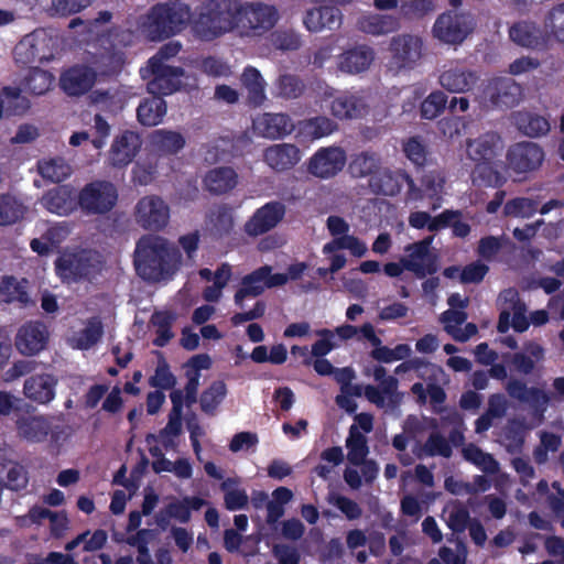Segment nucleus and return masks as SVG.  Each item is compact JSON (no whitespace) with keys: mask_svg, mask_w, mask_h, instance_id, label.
I'll return each mask as SVG.
<instances>
[{"mask_svg":"<svg viewBox=\"0 0 564 564\" xmlns=\"http://www.w3.org/2000/svg\"><path fill=\"white\" fill-rule=\"evenodd\" d=\"M133 265L142 280L151 283L165 282L172 280L180 270L182 254L166 238L145 234L135 243Z\"/></svg>","mask_w":564,"mask_h":564,"instance_id":"f257e3e1","label":"nucleus"},{"mask_svg":"<svg viewBox=\"0 0 564 564\" xmlns=\"http://www.w3.org/2000/svg\"><path fill=\"white\" fill-rule=\"evenodd\" d=\"M192 20L185 3H158L141 19L140 31L150 41H162L182 32Z\"/></svg>","mask_w":564,"mask_h":564,"instance_id":"f03ea898","label":"nucleus"},{"mask_svg":"<svg viewBox=\"0 0 564 564\" xmlns=\"http://www.w3.org/2000/svg\"><path fill=\"white\" fill-rule=\"evenodd\" d=\"M238 0H208L200 8L194 31L203 40L238 32Z\"/></svg>","mask_w":564,"mask_h":564,"instance_id":"7ed1b4c3","label":"nucleus"},{"mask_svg":"<svg viewBox=\"0 0 564 564\" xmlns=\"http://www.w3.org/2000/svg\"><path fill=\"white\" fill-rule=\"evenodd\" d=\"M238 33L260 37L270 32L280 20L278 8L263 1L238 0Z\"/></svg>","mask_w":564,"mask_h":564,"instance_id":"20e7f679","label":"nucleus"},{"mask_svg":"<svg viewBox=\"0 0 564 564\" xmlns=\"http://www.w3.org/2000/svg\"><path fill=\"white\" fill-rule=\"evenodd\" d=\"M57 274L64 281L95 279L104 268L102 257L93 250L64 252L55 262Z\"/></svg>","mask_w":564,"mask_h":564,"instance_id":"39448f33","label":"nucleus"},{"mask_svg":"<svg viewBox=\"0 0 564 564\" xmlns=\"http://www.w3.org/2000/svg\"><path fill=\"white\" fill-rule=\"evenodd\" d=\"M387 67L399 74L412 69L423 56V40L412 33H400L389 40Z\"/></svg>","mask_w":564,"mask_h":564,"instance_id":"423d86ee","label":"nucleus"},{"mask_svg":"<svg viewBox=\"0 0 564 564\" xmlns=\"http://www.w3.org/2000/svg\"><path fill=\"white\" fill-rule=\"evenodd\" d=\"M133 216L135 224L142 229L161 231L169 225L171 210L162 197L145 195L137 202Z\"/></svg>","mask_w":564,"mask_h":564,"instance_id":"0eeeda50","label":"nucleus"},{"mask_svg":"<svg viewBox=\"0 0 564 564\" xmlns=\"http://www.w3.org/2000/svg\"><path fill=\"white\" fill-rule=\"evenodd\" d=\"M545 159L543 148L531 141H521L511 145L506 154L507 167L516 175L525 177L538 171Z\"/></svg>","mask_w":564,"mask_h":564,"instance_id":"6e6552de","label":"nucleus"},{"mask_svg":"<svg viewBox=\"0 0 564 564\" xmlns=\"http://www.w3.org/2000/svg\"><path fill=\"white\" fill-rule=\"evenodd\" d=\"M286 283V274L272 273L270 265H263L242 279L241 288L235 295V302L241 308H245V300H254L267 289L282 286Z\"/></svg>","mask_w":564,"mask_h":564,"instance_id":"1a4fd4ad","label":"nucleus"},{"mask_svg":"<svg viewBox=\"0 0 564 564\" xmlns=\"http://www.w3.org/2000/svg\"><path fill=\"white\" fill-rule=\"evenodd\" d=\"M118 199L115 185L95 181L83 187L78 194V206L88 214H104L112 209Z\"/></svg>","mask_w":564,"mask_h":564,"instance_id":"9d476101","label":"nucleus"},{"mask_svg":"<svg viewBox=\"0 0 564 564\" xmlns=\"http://www.w3.org/2000/svg\"><path fill=\"white\" fill-rule=\"evenodd\" d=\"M433 237L424 238L408 245L404 248V254L401 257V263L406 271L412 272L416 278L423 279L438 270L437 257L431 250Z\"/></svg>","mask_w":564,"mask_h":564,"instance_id":"9b49d317","label":"nucleus"},{"mask_svg":"<svg viewBox=\"0 0 564 564\" xmlns=\"http://www.w3.org/2000/svg\"><path fill=\"white\" fill-rule=\"evenodd\" d=\"M473 15L446 12L441 14L434 25L433 35L445 44H460L474 30Z\"/></svg>","mask_w":564,"mask_h":564,"instance_id":"f8f14e48","label":"nucleus"},{"mask_svg":"<svg viewBox=\"0 0 564 564\" xmlns=\"http://www.w3.org/2000/svg\"><path fill=\"white\" fill-rule=\"evenodd\" d=\"M326 227L334 239L323 247V253L329 254L339 249L348 250L355 257H364L368 250L366 243L355 236L348 235L349 225L339 216H329Z\"/></svg>","mask_w":564,"mask_h":564,"instance_id":"ddd939ff","label":"nucleus"},{"mask_svg":"<svg viewBox=\"0 0 564 564\" xmlns=\"http://www.w3.org/2000/svg\"><path fill=\"white\" fill-rule=\"evenodd\" d=\"M346 153L339 147L321 148L308 161V172L327 180L337 175L346 164Z\"/></svg>","mask_w":564,"mask_h":564,"instance_id":"4468645a","label":"nucleus"},{"mask_svg":"<svg viewBox=\"0 0 564 564\" xmlns=\"http://www.w3.org/2000/svg\"><path fill=\"white\" fill-rule=\"evenodd\" d=\"M142 145L137 132L126 130L116 135L108 152V163L113 167H126L139 153Z\"/></svg>","mask_w":564,"mask_h":564,"instance_id":"2eb2a0df","label":"nucleus"},{"mask_svg":"<svg viewBox=\"0 0 564 564\" xmlns=\"http://www.w3.org/2000/svg\"><path fill=\"white\" fill-rule=\"evenodd\" d=\"M47 327L39 319L23 325L15 336V347L24 356H34L45 349L48 343Z\"/></svg>","mask_w":564,"mask_h":564,"instance_id":"dca6fc26","label":"nucleus"},{"mask_svg":"<svg viewBox=\"0 0 564 564\" xmlns=\"http://www.w3.org/2000/svg\"><path fill=\"white\" fill-rule=\"evenodd\" d=\"M376 58L375 50L367 44H358L337 56V69L344 74L358 75L367 72Z\"/></svg>","mask_w":564,"mask_h":564,"instance_id":"f3484780","label":"nucleus"},{"mask_svg":"<svg viewBox=\"0 0 564 564\" xmlns=\"http://www.w3.org/2000/svg\"><path fill=\"white\" fill-rule=\"evenodd\" d=\"M40 204L51 214L68 216L78 207V194L69 185H61L46 191Z\"/></svg>","mask_w":564,"mask_h":564,"instance_id":"a211bd4d","label":"nucleus"},{"mask_svg":"<svg viewBox=\"0 0 564 564\" xmlns=\"http://www.w3.org/2000/svg\"><path fill=\"white\" fill-rule=\"evenodd\" d=\"M485 96L494 107L510 108L521 100L522 88L512 78H494L488 83Z\"/></svg>","mask_w":564,"mask_h":564,"instance_id":"6ab92c4d","label":"nucleus"},{"mask_svg":"<svg viewBox=\"0 0 564 564\" xmlns=\"http://www.w3.org/2000/svg\"><path fill=\"white\" fill-rule=\"evenodd\" d=\"M305 29L313 33L338 30L343 24V13L334 6H319L308 9L303 17Z\"/></svg>","mask_w":564,"mask_h":564,"instance_id":"aec40b11","label":"nucleus"},{"mask_svg":"<svg viewBox=\"0 0 564 564\" xmlns=\"http://www.w3.org/2000/svg\"><path fill=\"white\" fill-rule=\"evenodd\" d=\"M408 184L410 189L414 188V182L410 175L402 169L390 170L381 169L378 174L369 178V187L375 194L386 196H394L399 194L404 184Z\"/></svg>","mask_w":564,"mask_h":564,"instance_id":"412c9836","label":"nucleus"},{"mask_svg":"<svg viewBox=\"0 0 564 564\" xmlns=\"http://www.w3.org/2000/svg\"><path fill=\"white\" fill-rule=\"evenodd\" d=\"M371 97L368 93H355L335 97L329 105L332 115L339 119H354L368 113Z\"/></svg>","mask_w":564,"mask_h":564,"instance_id":"4be33fe9","label":"nucleus"},{"mask_svg":"<svg viewBox=\"0 0 564 564\" xmlns=\"http://www.w3.org/2000/svg\"><path fill=\"white\" fill-rule=\"evenodd\" d=\"M285 206L280 202H270L257 209L246 223L245 230L249 236L262 235L274 228L284 217Z\"/></svg>","mask_w":564,"mask_h":564,"instance_id":"5701e85b","label":"nucleus"},{"mask_svg":"<svg viewBox=\"0 0 564 564\" xmlns=\"http://www.w3.org/2000/svg\"><path fill=\"white\" fill-rule=\"evenodd\" d=\"M293 122L285 113L264 112L252 120L253 132L265 139H279L293 131Z\"/></svg>","mask_w":564,"mask_h":564,"instance_id":"b1692460","label":"nucleus"},{"mask_svg":"<svg viewBox=\"0 0 564 564\" xmlns=\"http://www.w3.org/2000/svg\"><path fill=\"white\" fill-rule=\"evenodd\" d=\"M58 379L53 373H40L29 377L23 384L26 399L46 405L55 399Z\"/></svg>","mask_w":564,"mask_h":564,"instance_id":"393cba45","label":"nucleus"},{"mask_svg":"<svg viewBox=\"0 0 564 564\" xmlns=\"http://www.w3.org/2000/svg\"><path fill=\"white\" fill-rule=\"evenodd\" d=\"M153 78L148 83V90L152 95H170L182 85L184 70L170 65L149 66Z\"/></svg>","mask_w":564,"mask_h":564,"instance_id":"a878e982","label":"nucleus"},{"mask_svg":"<svg viewBox=\"0 0 564 564\" xmlns=\"http://www.w3.org/2000/svg\"><path fill=\"white\" fill-rule=\"evenodd\" d=\"M501 150V138L494 132H487L476 139L466 141V154L476 164L489 163Z\"/></svg>","mask_w":564,"mask_h":564,"instance_id":"bb28decb","label":"nucleus"},{"mask_svg":"<svg viewBox=\"0 0 564 564\" xmlns=\"http://www.w3.org/2000/svg\"><path fill=\"white\" fill-rule=\"evenodd\" d=\"M511 121L520 133L532 139L544 137L551 130L547 117L529 110L512 112Z\"/></svg>","mask_w":564,"mask_h":564,"instance_id":"cd10ccee","label":"nucleus"},{"mask_svg":"<svg viewBox=\"0 0 564 564\" xmlns=\"http://www.w3.org/2000/svg\"><path fill=\"white\" fill-rule=\"evenodd\" d=\"M263 160L272 170L282 172L292 169L300 162L301 151L291 143L273 144L265 149Z\"/></svg>","mask_w":564,"mask_h":564,"instance_id":"c85d7f7f","label":"nucleus"},{"mask_svg":"<svg viewBox=\"0 0 564 564\" xmlns=\"http://www.w3.org/2000/svg\"><path fill=\"white\" fill-rule=\"evenodd\" d=\"M356 28L358 31L371 36H383L395 32L400 24L393 15L367 12L358 18Z\"/></svg>","mask_w":564,"mask_h":564,"instance_id":"c756f323","label":"nucleus"},{"mask_svg":"<svg viewBox=\"0 0 564 564\" xmlns=\"http://www.w3.org/2000/svg\"><path fill=\"white\" fill-rule=\"evenodd\" d=\"M96 80V73L85 66H75L61 76V87L69 96L87 93Z\"/></svg>","mask_w":564,"mask_h":564,"instance_id":"7c9ffc66","label":"nucleus"},{"mask_svg":"<svg viewBox=\"0 0 564 564\" xmlns=\"http://www.w3.org/2000/svg\"><path fill=\"white\" fill-rule=\"evenodd\" d=\"M509 35L517 45L533 50L544 47L549 41L544 29L541 30L535 23L527 21L512 25Z\"/></svg>","mask_w":564,"mask_h":564,"instance_id":"2f4dec72","label":"nucleus"},{"mask_svg":"<svg viewBox=\"0 0 564 564\" xmlns=\"http://www.w3.org/2000/svg\"><path fill=\"white\" fill-rule=\"evenodd\" d=\"M478 76L462 66L445 68L438 78L440 85L449 93L462 94L469 91L477 83Z\"/></svg>","mask_w":564,"mask_h":564,"instance_id":"473e14b6","label":"nucleus"},{"mask_svg":"<svg viewBox=\"0 0 564 564\" xmlns=\"http://www.w3.org/2000/svg\"><path fill=\"white\" fill-rule=\"evenodd\" d=\"M17 431L19 436L29 442L43 443L48 438L51 416H21L17 421Z\"/></svg>","mask_w":564,"mask_h":564,"instance_id":"72a5a7b5","label":"nucleus"},{"mask_svg":"<svg viewBox=\"0 0 564 564\" xmlns=\"http://www.w3.org/2000/svg\"><path fill=\"white\" fill-rule=\"evenodd\" d=\"M0 299L6 303H15L21 307L35 305L29 294V282L25 279L4 276L0 282Z\"/></svg>","mask_w":564,"mask_h":564,"instance_id":"f704fd0d","label":"nucleus"},{"mask_svg":"<svg viewBox=\"0 0 564 564\" xmlns=\"http://www.w3.org/2000/svg\"><path fill=\"white\" fill-rule=\"evenodd\" d=\"M203 183L209 193L221 195L236 187L238 174L229 166L214 167L205 174Z\"/></svg>","mask_w":564,"mask_h":564,"instance_id":"c9c22d12","label":"nucleus"},{"mask_svg":"<svg viewBox=\"0 0 564 564\" xmlns=\"http://www.w3.org/2000/svg\"><path fill=\"white\" fill-rule=\"evenodd\" d=\"M241 85L247 91L248 104L260 107L267 100V82L256 67L248 66L240 76Z\"/></svg>","mask_w":564,"mask_h":564,"instance_id":"e433bc0d","label":"nucleus"},{"mask_svg":"<svg viewBox=\"0 0 564 564\" xmlns=\"http://www.w3.org/2000/svg\"><path fill=\"white\" fill-rule=\"evenodd\" d=\"M37 173L47 182L58 184L73 174L72 165L62 156H46L37 161Z\"/></svg>","mask_w":564,"mask_h":564,"instance_id":"4c0bfd02","label":"nucleus"},{"mask_svg":"<svg viewBox=\"0 0 564 564\" xmlns=\"http://www.w3.org/2000/svg\"><path fill=\"white\" fill-rule=\"evenodd\" d=\"M499 317H525L528 306L513 288L501 291L497 297Z\"/></svg>","mask_w":564,"mask_h":564,"instance_id":"58836bf2","label":"nucleus"},{"mask_svg":"<svg viewBox=\"0 0 564 564\" xmlns=\"http://www.w3.org/2000/svg\"><path fill=\"white\" fill-rule=\"evenodd\" d=\"M166 113V104L159 96L143 100L137 109L138 121L145 127H154L163 120Z\"/></svg>","mask_w":564,"mask_h":564,"instance_id":"ea45409f","label":"nucleus"},{"mask_svg":"<svg viewBox=\"0 0 564 564\" xmlns=\"http://www.w3.org/2000/svg\"><path fill=\"white\" fill-rule=\"evenodd\" d=\"M151 143L162 154H176L186 143L185 138L177 131L159 129L152 132Z\"/></svg>","mask_w":564,"mask_h":564,"instance_id":"a19ab883","label":"nucleus"},{"mask_svg":"<svg viewBox=\"0 0 564 564\" xmlns=\"http://www.w3.org/2000/svg\"><path fill=\"white\" fill-rule=\"evenodd\" d=\"M102 335L101 319H89L84 329L75 332L68 338V345L74 349L88 350L101 339Z\"/></svg>","mask_w":564,"mask_h":564,"instance_id":"79ce46f5","label":"nucleus"},{"mask_svg":"<svg viewBox=\"0 0 564 564\" xmlns=\"http://www.w3.org/2000/svg\"><path fill=\"white\" fill-rule=\"evenodd\" d=\"M348 169L354 177L371 178L381 170V158L373 152H361L351 159Z\"/></svg>","mask_w":564,"mask_h":564,"instance_id":"37998d69","label":"nucleus"},{"mask_svg":"<svg viewBox=\"0 0 564 564\" xmlns=\"http://www.w3.org/2000/svg\"><path fill=\"white\" fill-rule=\"evenodd\" d=\"M206 226L215 236L228 235L234 227L231 209L226 205L215 206L208 213Z\"/></svg>","mask_w":564,"mask_h":564,"instance_id":"c03bdc74","label":"nucleus"},{"mask_svg":"<svg viewBox=\"0 0 564 564\" xmlns=\"http://www.w3.org/2000/svg\"><path fill=\"white\" fill-rule=\"evenodd\" d=\"M348 449L347 459L354 466H359L369 454V447L366 436L352 424L349 429V435L346 440Z\"/></svg>","mask_w":564,"mask_h":564,"instance_id":"a18cd8bd","label":"nucleus"},{"mask_svg":"<svg viewBox=\"0 0 564 564\" xmlns=\"http://www.w3.org/2000/svg\"><path fill=\"white\" fill-rule=\"evenodd\" d=\"M28 207L15 196L0 195V226H9L23 219Z\"/></svg>","mask_w":564,"mask_h":564,"instance_id":"49530a36","label":"nucleus"},{"mask_svg":"<svg viewBox=\"0 0 564 564\" xmlns=\"http://www.w3.org/2000/svg\"><path fill=\"white\" fill-rule=\"evenodd\" d=\"M226 394V383L221 380L213 381L200 394V410L207 415H214L217 408L224 401Z\"/></svg>","mask_w":564,"mask_h":564,"instance_id":"de8ad7c7","label":"nucleus"},{"mask_svg":"<svg viewBox=\"0 0 564 564\" xmlns=\"http://www.w3.org/2000/svg\"><path fill=\"white\" fill-rule=\"evenodd\" d=\"M463 456L486 474H496L499 470V463L495 457L473 443L463 448Z\"/></svg>","mask_w":564,"mask_h":564,"instance_id":"09e8293b","label":"nucleus"},{"mask_svg":"<svg viewBox=\"0 0 564 564\" xmlns=\"http://www.w3.org/2000/svg\"><path fill=\"white\" fill-rule=\"evenodd\" d=\"M337 129V124L326 117H316L300 123V132L311 140L321 139L332 134Z\"/></svg>","mask_w":564,"mask_h":564,"instance_id":"8fccbe9b","label":"nucleus"},{"mask_svg":"<svg viewBox=\"0 0 564 564\" xmlns=\"http://www.w3.org/2000/svg\"><path fill=\"white\" fill-rule=\"evenodd\" d=\"M543 28L549 40L564 43V3L553 7L545 14Z\"/></svg>","mask_w":564,"mask_h":564,"instance_id":"3c124183","label":"nucleus"},{"mask_svg":"<svg viewBox=\"0 0 564 564\" xmlns=\"http://www.w3.org/2000/svg\"><path fill=\"white\" fill-rule=\"evenodd\" d=\"M276 95L284 99H296L304 93L303 82L291 74L280 75L275 82Z\"/></svg>","mask_w":564,"mask_h":564,"instance_id":"603ef678","label":"nucleus"},{"mask_svg":"<svg viewBox=\"0 0 564 564\" xmlns=\"http://www.w3.org/2000/svg\"><path fill=\"white\" fill-rule=\"evenodd\" d=\"M149 383L151 387L161 390H170L174 388L176 383V378L171 372L170 365L167 364L166 359L161 352H159V360L158 366L155 368V372L149 379Z\"/></svg>","mask_w":564,"mask_h":564,"instance_id":"864d4df0","label":"nucleus"},{"mask_svg":"<svg viewBox=\"0 0 564 564\" xmlns=\"http://www.w3.org/2000/svg\"><path fill=\"white\" fill-rule=\"evenodd\" d=\"M37 46L39 43L33 36H25L14 48L15 61L24 65L42 61L44 56L40 54Z\"/></svg>","mask_w":564,"mask_h":564,"instance_id":"5fc2aeb1","label":"nucleus"},{"mask_svg":"<svg viewBox=\"0 0 564 564\" xmlns=\"http://www.w3.org/2000/svg\"><path fill=\"white\" fill-rule=\"evenodd\" d=\"M538 210L536 203L528 197H517L506 203L503 213L514 218H530Z\"/></svg>","mask_w":564,"mask_h":564,"instance_id":"6e6d98bb","label":"nucleus"},{"mask_svg":"<svg viewBox=\"0 0 564 564\" xmlns=\"http://www.w3.org/2000/svg\"><path fill=\"white\" fill-rule=\"evenodd\" d=\"M444 322V329L456 341H467L477 334L478 328L474 323H466L467 319H440Z\"/></svg>","mask_w":564,"mask_h":564,"instance_id":"4d7b16f0","label":"nucleus"},{"mask_svg":"<svg viewBox=\"0 0 564 564\" xmlns=\"http://www.w3.org/2000/svg\"><path fill=\"white\" fill-rule=\"evenodd\" d=\"M230 276V265L227 263L221 264L214 274L213 284L204 290V299L208 302L217 301L220 297L221 291L228 283Z\"/></svg>","mask_w":564,"mask_h":564,"instance_id":"13d9d810","label":"nucleus"},{"mask_svg":"<svg viewBox=\"0 0 564 564\" xmlns=\"http://www.w3.org/2000/svg\"><path fill=\"white\" fill-rule=\"evenodd\" d=\"M53 76L43 69L34 68L25 78V90L34 95H43L51 89Z\"/></svg>","mask_w":564,"mask_h":564,"instance_id":"bf43d9fd","label":"nucleus"},{"mask_svg":"<svg viewBox=\"0 0 564 564\" xmlns=\"http://www.w3.org/2000/svg\"><path fill=\"white\" fill-rule=\"evenodd\" d=\"M474 182H479L486 186H500L505 182V177L494 166L492 161L489 163L476 164L473 172Z\"/></svg>","mask_w":564,"mask_h":564,"instance_id":"052dcab7","label":"nucleus"},{"mask_svg":"<svg viewBox=\"0 0 564 564\" xmlns=\"http://www.w3.org/2000/svg\"><path fill=\"white\" fill-rule=\"evenodd\" d=\"M270 42L273 47L280 51H295L301 47L300 34L292 30H278L270 34Z\"/></svg>","mask_w":564,"mask_h":564,"instance_id":"680f3d73","label":"nucleus"},{"mask_svg":"<svg viewBox=\"0 0 564 564\" xmlns=\"http://www.w3.org/2000/svg\"><path fill=\"white\" fill-rule=\"evenodd\" d=\"M93 0H52L48 13L52 17H68L90 6Z\"/></svg>","mask_w":564,"mask_h":564,"instance_id":"e2e57ef3","label":"nucleus"},{"mask_svg":"<svg viewBox=\"0 0 564 564\" xmlns=\"http://www.w3.org/2000/svg\"><path fill=\"white\" fill-rule=\"evenodd\" d=\"M423 449L427 456L435 457L442 456L445 458H449L453 454L452 446L448 441L438 432H432L424 446Z\"/></svg>","mask_w":564,"mask_h":564,"instance_id":"0e129e2a","label":"nucleus"},{"mask_svg":"<svg viewBox=\"0 0 564 564\" xmlns=\"http://www.w3.org/2000/svg\"><path fill=\"white\" fill-rule=\"evenodd\" d=\"M447 97L444 93L437 90L431 93L421 105V115L423 118L435 119L444 110Z\"/></svg>","mask_w":564,"mask_h":564,"instance_id":"69168bd1","label":"nucleus"},{"mask_svg":"<svg viewBox=\"0 0 564 564\" xmlns=\"http://www.w3.org/2000/svg\"><path fill=\"white\" fill-rule=\"evenodd\" d=\"M29 517L32 520V522H35V523H40L42 520L48 519L51 521L52 530H56L57 521H61L62 530H66L67 525H68V519L65 514H58L47 508L40 507V506H33L29 510Z\"/></svg>","mask_w":564,"mask_h":564,"instance_id":"338daca9","label":"nucleus"},{"mask_svg":"<svg viewBox=\"0 0 564 564\" xmlns=\"http://www.w3.org/2000/svg\"><path fill=\"white\" fill-rule=\"evenodd\" d=\"M182 433V421H174L169 420L165 427H163L159 435L149 434L147 436V442L150 443L151 441H156L158 438L161 440L162 445L165 449H170L174 447V437L180 436Z\"/></svg>","mask_w":564,"mask_h":564,"instance_id":"774afa93","label":"nucleus"}]
</instances>
